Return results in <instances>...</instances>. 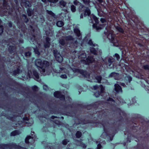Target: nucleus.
I'll use <instances>...</instances> for the list:
<instances>
[{
  "label": "nucleus",
  "instance_id": "nucleus-11",
  "mask_svg": "<svg viewBox=\"0 0 149 149\" xmlns=\"http://www.w3.org/2000/svg\"><path fill=\"white\" fill-rule=\"evenodd\" d=\"M53 53L57 61L59 63H61L63 61V58L62 57L56 49L54 50Z\"/></svg>",
  "mask_w": 149,
  "mask_h": 149
},
{
  "label": "nucleus",
  "instance_id": "nucleus-49",
  "mask_svg": "<svg viewBox=\"0 0 149 149\" xmlns=\"http://www.w3.org/2000/svg\"><path fill=\"white\" fill-rule=\"evenodd\" d=\"M102 148L101 145L100 143L98 144L97 146V149H101Z\"/></svg>",
  "mask_w": 149,
  "mask_h": 149
},
{
  "label": "nucleus",
  "instance_id": "nucleus-39",
  "mask_svg": "<svg viewBox=\"0 0 149 149\" xmlns=\"http://www.w3.org/2000/svg\"><path fill=\"white\" fill-rule=\"evenodd\" d=\"M94 95L96 97H98L100 96V93L99 91H98L95 93Z\"/></svg>",
  "mask_w": 149,
  "mask_h": 149
},
{
  "label": "nucleus",
  "instance_id": "nucleus-13",
  "mask_svg": "<svg viewBox=\"0 0 149 149\" xmlns=\"http://www.w3.org/2000/svg\"><path fill=\"white\" fill-rule=\"evenodd\" d=\"M100 88L101 93V96H103V95H107L108 93H104V87L101 85H100L99 86H93V88L95 90H96L98 89V88Z\"/></svg>",
  "mask_w": 149,
  "mask_h": 149
},
{
  "label": "nucleus",
  "instance_id": "nucleus-9",
  "mask_svg": "<svg viewBox=\"0 0 149 149\" xmlns=\"http://www.w3.org/2000/svg\"><path fill=\"white\" fill-rule=\"evenodd\" d=\"M28 70V77L30 78L33 74L35 77L34 78L35 79L39 82H40L41 80L39 78L38 73L35 70H33L31 71L29 69Z\"/></svg>",
  "mask_w": 149,
  "mask_h": 149
},
{
  "label": "nucleus",
  "instance_id": "nucleus-50",
  "mask_svg": "<svg viewBox=\"0 0 149 149\" xmlns=\"http://www.w3.org/2000/svg\"><path fill=\"white\" fill-rule=\"evenodd\" d=\"M17 6H18L19 3V0H14Z\"/></svg>",
  "mask_w": 149,
  "mask_h": 149
},
{
  "label": "nucleus",
  "instance_id": "nucleus-35",
  "mask_svg": "<svg viewBox=\"0 0 149 149\" xmlns=\"http://www.w3.org/2000/svg\"><path fill=\"white\" fill-rule=\"evenodd\" d=\"M143 68L146 70H149V65H146L143 66Z\"/></svg>",
  "mask_w": 149,
  "mask_h": 149
},
{
  "label": "nucleus",
  "instance_id": "nucleus-4",
  "mask_svg": "<svg viewBox=\"0 0 149 149\" xmlns=\"http://www.w3.org/2000/svg\"><path fill=\"white\" fill-rule=\"evenodd\" d=\"M106 29L107 31H105L104 33L107 35V38L110 42L112 43L114 46H118L120 45V41L118 40V38L116 37L115 35L113 33V31L107 26Z\"/></svg>",
  "mask_w": 149,
  "mask_h": 149
},
{
  "label": "nucleus",
  "instance_id": "nucleus-64",
  "mask_svg": "<svg viewBox=\"0 0 149 149\" xmlns=\"http://www.w3.org/2000/svg\"><path fill=\"white\" fill-rule=\"evenodd\" d=\"M34 132H32L31 133V134L32 135H33V134H34Z\"/></svg>",
  "mask_w": 149,
  "mask_h": 149
},
{
  "label": "nucleus",
  "instance_id": "nucleus-41",
  "mask_svg": "<svg viewBox=\"0 0 149 149\" xmlns=\"http://www.w3.org/2000/svg\"><path fill=\"white\" fill-rule=\"evenodd\" d=\"M119 110L120 111L119 113L120 115H122L123 116H125V113L123 111L120 110V109H119Z\"/></svg>",
  "mask_w": 149,
  "mask_h": 149
},
{
  "label": "nucleus",
  "instance_id": "nucleus-36",
  "mask_svg": "<svg viewBox=\"0 0 149 149\" xmlns=\"http://www.w3.org/2000/svg\"><path fill=\"white\" fill-rule=\"evenodd\" d=\"M31 55V53L30 52H26L25 53V56L26 57H29Z\"/></svg>",
  "mask_w": 149,
  "mask_h": 149
},
{
  "label": "nucleus",
  "instance_id": "nucleus-22",
  "mask_svg": "<svg viewBox=\"0 0 149 149\" xmlns=\"http://www.w3.org/2000/svg\"><path fill=\"white\" fill-rule=\"evenodd\" d=\"M59 3L61 8H66V3L63 0L60 1Z\"/></svg>",
  "mask_w": 149,
  "mask_h": 149
},
{
  "label": "nucleus",
  "instance_id": "nucleus-46",
  "mask_svg": "<svg viewBox=\"0 0 149 149\" xmlns=\"http://www.w3.org/2000/svg\"><path fill=\"white\" fill-rule=\"evenodd\" d=\"M48 1L51 2L53 3H56L57 2L58 0H48Z\"/></svg>",
  "mask_w": 149,
  "mask_h": 149
},
{
  "label": "nucleus",
  "instance_id": "nucleus-21",
  "mask_svg": "<svg viewBox=\"0 0 149 149\" xmlns=\"http://www.w3.org/2000/svg\"><path fill=\"white\" fill-rule=\"evenodd\" d=\"M75 143L77 145L81 146L84 148H86V145L82 143L81 141L76 140Z\"/></svg>",
  "mask_w": 149,
  "mask_h": 149
},
{
  "label": "nucleus",
  "instance_id": "nucleus-40",
  "mask_svg": "<svg viewBox=\"0 0 149 149\" xmlns=\"http://www.w3.org/2000/svg\"><path fill=\"white\" fill-rule=\"evenodd\" d=\"M68 142H69L68 141L67 139H65L63 141L62 143L63 145H65Z\"/></svg>",
  "mask_w": 149,
  "mask_h": 149
},
{
  "label": "nucleus",
  "instance_id": "nucleus-18",
  "mask_svg": "<svg viewBox=\"0 0 149 149\" xmlns=\"http://www.w3.org/2000/svg\"><path fill=\"white\" fill-rule=\"evenodd\" d=\"M115 90L116 93H122V90L120 86L118 84L114 85Z\"/></svg>",
  "mask_w": 149,
  "mask_h": 149
},
{
  "label": "nucleus",
  "instance_id": "nucleus-59",
  "mask_svg": "<svg viewBox=\"0 0 149 149\" xmlns=\"http://www.w3.org/2000/svg\"><path fill=\"white\" fill-rule=\"evenodd\" d=\"M83 17V16L82 14H81L80 15V18H82Z\"/></svg>",
  "mask_w": 149,
  "mask_h": 149
},
{
  "label": "nucleus",
  "instance_id": "nucleus-38",
  "mask_svg": "<svg viewBox=\"0 0 149 149\" xmlns=\"http://www.w3.org/2000/svg\"><path fill=\"white\" fill-rule=\"evenodd\" d=\"M71 10L72 12H74L76 11V8L75 6L72 5L71 7Z\"/></svg>",
  "mask_w": 149,
  "mask_h": 149
},
{
  "label": "nucleus",
  "instance_id": "nucleus-53",
  "mask_svg": "<svg viewBox=\"0 0 149 149\" xmlns=\"http://www.w3.org/2000/svg\"><path fill=\"white\" fill-rule=\"evenodd\" d=\"M78 42L76 41H75L74 42V46L76 47H77V45Z\"/></svg>",
  "mask_w": 149,
  "mask_h": 149
},
{
  "label": "nucleus",
  "instance_id": "nucleus-57",
  "mask_svg": "<svg viewBox=\"0 0 149 149\" xmlns=\"http://www.w3.org/2000/svg\"><path fill=\"white\" fill-rule=\"evenodd\" d=\"M57 117H55L54 116H52L51 118L52 119H54L55 118H57Z\"/></svg>",
  "mask_w": 149,
  "mask_h": 149
},
{
  "label": "nucleus",
  "instance_id": "nucleus-63",
  "mask_svg": "<svg viewBox=\"0 0 149 149\" xmlns=\"http://www.w3.org/2000/svg\"><path fill=\"white\" fill-rule=\"evenodd\" d=\"M4 146V147H7V146H8V145H3Z\"/></svg>",
  "mask_w": 149,
  "mask_h": 149
},
{
  "label": "nucleus",
  "instance_id": "nucleus-16",
  "mask_svg": "<svg viewBox=\"0 0 149 149\" xmlns=\"http://www.w3.org/2000/svg\"><path fill=\"white\" fill-rule=\"evenodd\" d=\"M20 4L21 5L24 6L26 8H29L31 6V3L26 0H21Z\"/></svg>",
  "mask_w": 149,
  "mask_h": 149
},
{
  "label": "nucleus",
  "instance_id": "nucleus-44",
  "mask_svg": "<svg viewBox=\"0 0 149 149\" xmlns=\"http://www.w3.org/2000/svg\"><path fill=\"white\" fill-rule=\"evenodd\" d=\"M43 88L44 90L46 91L48 89V88L46 85H44L43 86Z\"/></svg>",
  "mask_w": 149,
  "mask_h": 149
},
{
  "label": "nucleus",
  "instance_id": "nucleus-15",
  "mask_svg": "<svg viewBox=\"0 0 149 149\" xmlns=\"http://www.w3.org/2000/svg\"><path fill=\"white\" fill-rule=\"evenodd\" d=\"M54 96L57 98H59L61 100H65V98L63 95H62L61 93L59 91H56L54 93Z\"/></svg>",
  "mask_w": 149,
  "mask_h": 149
},
{
  "label": "nucleus",
  "instance_id": "nucleus-7",
  "mask_svg": "<svg viewBox=\"0 0 149 149\" xmlns=\"http://www.w3.org/2000/svg\"><path fill=\"white\" fill-rule=\"evenodd\" d=\"M88 44L92 46V47H90L91 52L94 55H96L98 54V51L101 53V52L100 50H98L97 48V45L93 44L91 40H89L88 42Z\"/></svg>",
  "mask_w": 149,
  "mask_h": 149
},
{
  "label": "nucleus",
  "instance_id": "nucleus-17",
  "mask_svg": "<svg viewBox=\"0 0 149 149\" xmlns=\"http://www.w3.org/2000/svg\"><path fill=\"white\" fill-rule=\"evenodd\" d=\"M110 77H113L116 80H119L120 79V76L118 73L113 72L111 73L109 75Z\"/></svg>",
  "mask_w": 149,
  "mask_h": 149
},
{
  "label": "nucleus",
  "instance_id": "nucleus-42",
  "mask_svg": "<svg viewBox=\"0 0 149 149\" xmlns=\"http://www.w3.org/2000/svg\"><path fill=\"white\" fill-rule=\"evenodd\" d=\"M114 56L117 58V59L118 60L120 59V56L118 54H115Z\"/></svg>",
  "mask_w": 149,
  "mask_h": 149
},
{
  "label": "nucleus",
  "instance_id": "nucleus-33",
  "mask_svg": "<svg viewBox=\"0 0 149 149\" xmlns=\"http://www.w3.org/2000/svg\"><path fill=\"white\" fill-rule=\"evenodd\" d=\"M47 13L50 15L52 17H54L55 15L51 11H49L48 10H46Z\"/></svg>",
  "mask_w": 149,
  "mask_h": 149
},
{
  "label": "nucleus",
  "instance_id": "nucleus-20",
  "mask_svg": "<svg viewBox=\"0 0 149 149\" xmlns=\"http://www.w3.org/2000/svg\"><path fill=\"white\" fill-rule=\"evenodd\" d=\"M74 31L77 36L79 37V39H81V34L79 29L77 28H74Z\"/></svg>",
  "mask_w": 149,
  "mask_h": 149
},
{
  "label": "nucleus",
  "instance_id": "nucleus-12",
  "mask_svg": "<svg viewBox=\"0 0 149 149\" xmlns=\"http://www.w3.org/2000/svg\"><path fill=\"white\" fill-rule=\"evenodd\" d=\"M95 61L94 58H93L91 55L88 56V58L86 59V60L82 59L81 62L86 65H88L90 63H93Z\"/></svg>",
  "mask_w": 149,
  "mask_h": 149
},
{
  "label": "nucleus",
  "instance_id": "nucleus-61",
  "mask_svg": "<svg viewBox=\"0 0 149 149\" xmlns=\"http://www.w3.org/2000/svg\"><path fill=\"white\" fill-rule=\"evenodd\" d=\"M98 142H100V143H102V142H101V141H96V143H97H97H98Z\"/></svg>",
  "mask_w": 149,
  "mask_h": 149
},
{
  "label": "nucleus",
  "instance_id": "nucleus-34",
  "mask_svg": "<svg viewBox=\"0 0 149 149\" xmlns=\"http://www.w3.org/2000/svg\"><path fill=\"white\" fill-rule=\"evenodd\" d=\"M27 12L29 16H31L33 14V12L30 9H28Z\"/></svg>",
  "mask_w": 149,
  "mask_h": 149
},
{
  "label": "nucleus",
  "instance_id": "nucleus-29",
  "mask_svg": "<svg viewBox=\"0 0 149 149\" xmlns=\"http://www.w3.org/2000/svg\"><path fill=\"white\" fill-rule=\"evenodd\" d=\"M116 29L118 31L120 32H121L122 33H123L124 32V31L119 26H117L116 27Z\"/></svg>",
  "mask_w": 149,
  "mask_h": 149
},
{
  "label": "nucleus",
  "instance_id": "nucleus-28",
  "mask_svg": "<svg viewBox=\"0 0 149 149\" xmlns=\"http://www.w3.org/2000/svg\"><path fill=\"white\" fill-rule=\"evenodd\" d=\"M28 118L26 117L24 118H23V120L24 121V123H25V122H24V121H28ZM25 123H26L25 124L27 125V126H31L32 124V123H29V124L27 125V124L28 123V122H26Z\"/></svg>",
  "mask_w": 149,
  "mask_h": 149
},
{
  "label": "nucleus",
  "instance_id": "nucleus-47",
  "mask_svg": "<svg viewBox=\"0 0 149 149\" xmlns=\"http://www.w3.org/2000/svg\"><path fill=\"white\" fill-rule=\"evenodd\" d=\"M33 90L35 91H36L38 90V87L36 86H34L32 87Z\"/></svg>",
  "mask_w": 149,
  "mask_h": 149
},
{
  "label": "nucleus",
  "instance_id": "nucleus-3",
  "mask_svg": "<svg viewBox=\"0 0 149 149\" xmlns=\"http://www.w3.org/2000/svg\"><path fill=\"white\" fill-rule=\"evenodd\" d=\"M90 18L91 19H89V22L93 24V27L95 28L97 31H99L100 30L102 29L107 25V22L104 18H102L100 19V21L104 24L98 25L97 24L98 23L99 20L96 17L92 14L90 16Z\"/></svg>",
  "mask_w": 149,
  "mask_h": 149
},
{
  "label": "nucleus",
  "instance_id": "nucleus-2",
  "mask_svg": "<svg viewBox=\"0 0 149 149\" xmlns=\"http://www.w3.org/2000/svg\"><path fill=\"white\" fill-rule=\"evenodd\" d=\"M35 63L37 67L40 68V71L42 74L44 75L49 74L50 72L48 71V70H49V62L46 61H43L42 62L40 59H38L35 61Z\"/></svg>",
  "mask_w": 149,
  "mask_h": 149
},
{
  "label": "nucleus",
  "instance_id": "nucleus-55",
  "mask_svg": "<svg viewBox=\"0 0 149 149\" xmlns=\"http://www.w3.org/2000/svg\"><path fill=\"white\" fill-rule=\"evenodd\" d=\"M121 85V86H123L124 87H125V84L124 83H121V84H120Z\"/></svg>",
  "mask_w": 149,
  "mask_h": 149
},
{
  "label": "nucleus",
  "instance_id": "nucleus-19",
  "mask_svg": "<svg viewBox=\"0 0 149 149\" xmlns=\"http://www.w3.org/2000/svg\"><path fill=\"white\" fill-rule=\"evenodd\" d=\"M50 39L49 38L47 37L46 38L45 41L44 43V46L45 48L49 47L50 45Z\"/></svg>",
  "mask_w": 149,
  "mask_h": 149
},
{
  "label": "nucleus",
  "instance_id": "nucleus-60",
  "mask_svg": "<svg viewBox=\"0 0 149 149\" xmlns=\"http://www.w3.org/2000/svg\"><path fill=\"white\" fill-rule=\"evenodd\" d=\"M97 1L100 3H101L102 2V0H97Z\"/></svg>",
  "mask_w": 149,
  "mask_h": 149
},
{
  "label": "nucleus",
  "instance_id": "nucleus-54",
  "mask_svg": "<svg viewBox=\"0 0 149 149\" xmlns=\"http://www.w3.org/2000/svg\"><path fill=\"white\" fill-rule=\"evenodd\" d=\"M127 78L128 79L129 82H130L132 80V78L131 77L129 76Z\"/></svg>",
  "mask_w": 149,
  "mask_h": 149
},
{
  "label": "nucleus",
  "instance_id": "nucleus-37",
  "mask_svg": "<svg viewBox=\"0 0 149 149\" xmlns=\"http://www.w3.org/2000/svg\"><path fill=\"white\" fill-rule=\"evenodd\" d=\"M22 17H23V19H24L25 22L26 23H27L28 21V19L27 18L26 16L25 15L23 14L22 15Z\"/></svg>",
  "mask_w": 149,
  "mask_h": 149
},
{
  "label": "nucleus",
  "instance_id": "nucleus-25",
  "mask_svg": "<svg viewBox=\"0 0 149 149\" xmlns=\"http://www.w3.org/2000/svg\"><path fill=\"white\" fill-rule=\"evenodd\" d=\"M20 133V132L19 131L17 130H15L11 133V136H15L16 135H19Z\"/></svg>",
  "mask_w": 149,
  "mask_h": 149
},
{
  "label": "nucleus",
  "instance_id": "nucleus-52",
  "mask_svg": "<svg viewBox=\"0 0 149 149\" xmlns=\"http://www.w3.org/2000/svg\"><path fill=\"white\" fill-rule=\"evenodd\" d=\"M132 102L134 104L136 102V100L134 98H133L132 99Z\"/></svg>",
  "mask_w": 149,
  "mask_h": 149
},
{
  "label": "nucleus",
  "instance_id": "nucleus-30",
  "mask_svg": "<svg viewBox=\"0 0 149 149\" xmlns=\"http://www.w3.org/2000/svg\"><path fill=\"white\" fill-rule=\"evenodd\" d=\"M19 68H17L16 70L14 71L13 74L14 75H15L20 73V70Z\"/></svg>",
  "mask_w": 149,
  "mask_h": 149
},
{
  "label": "nucleus",
  "instance_id": "nucleus-1",
  "mask_svg": "<svg viewBox=\"0 0 149 149\" xmlns=\"http://www.w3.org/2000/svg\"><path fill=\"white\" fill-rule=\"evenodd\" d=\"M60 70H56L54 71L56 72L57 73L65 72L68 74V75L71 78H72L74 76L70 74L69 72H71L72 71L74 73L77 72L79 73L88 79V80L92 82H98V83H101V81L102 79V77L100 76H97L96 75H92L91 74L90 75L88 74L87 72L81 70H79L75 68H73L70 72L67 71V70L64 68H60Z\"/></svg>",
  "mask_w": 149,
  "mask_h": 149
},
{
  "label": "nucleus",
  "instance_id": "nucleus-48",
  "mask_svg": "<svg viewBox=\"0 0 149 149\" xmlns=\"http://www.w3.org/2000/svg\"><path fill=\"white\" fill-rule=\"evenodd\" d=\"M3 0V5L4 6L6 7L7 5V3L6 1L5 0Z\"/></svg>",
  "mask_w": 149,
  "mask_h": 149
},
{
  "label": "nucleus",
  "instance_id": "nucleus-56",
  "mask_svg": "<svg viewBox=\"0 0 149 149\" xmlns=\"http://www.w3.org/2000/svg\"><path fill=\"white\" fill-rule=\"evenodd\" d=\"M66 99H67V98H66ZM67 100H68L70 102V100H71V99L69 97H67Z\"/></svg>",
  "mask_w": 149,
  "mask_h": 149
},
{
  "label": "nucleus",
  "instance_id": "nucleus-62",
  "mask_svg": "<svg viewBox=\"0 0 149 149\" xmlns=\"http://www.w3.org/2000/svg\"><path fill=\"white\" fill-rule=\"evenodd\" d=\"M41 1L44 2H45L46 1V0H41Z\"/></svg>",
  "mask_w": 149,
  "mask_h": 149
},
{
  "label": "nucleus",
  "instance_id": "nucleus-14",
  "mask_svg": "<svg viewBox=\"0 0 149 149\" xmlns=\"http://www.w3.org/2000/svg\"><path fill=\"white\" fill-rule=\"evenodd\" d=\"M35 141V139H34L33 137H31V136H29L26 137L25 139L26 143H29L32 144L34 143Z\"/></svg>",
  "mask_w": 149,
  "mask_h": 149
},
{
  "label": "nucleus",
  "instance_id": "nucleus-31",
  "mask_svg": "<svg viewBox=\"0 0 149 149\" xmlns=\"http://www.w3.org/2000/svg\"><path fill=\"white\" fill-rule=\"evenodd\" d=\"M9 50L11 52H14L15 50V47L13 46H12L10 44V46L9 47Z\"/></svg>",
  "mask_w": 149,
  "mask_h": 149
},
{
  "label": "nucleus",
  "instance_id": "nucleus-8",
  "mask_svg": "<svg viewBox=\"0 0 149 149\" xmlns=\"http://www.w3.org/2000/svg\"><path fill=\"white\" fill-rule=\"evenodd\" d=\"M74 39L72 37L70 36L62 38L59 41L61 48H63L66 43H68L70 42L69 41H72Z\"/></svg>",
  "mask_w": 149,
  "mask_h": 149
},
{
  "label": "nucleus",
  "instance_id": "nucleus-6",
  "mask_svg": "<svg viewBox=\"0 0 149 149\" xmlns=\"http://www.w3.org/2000/svg\"><path fill=\"white\" fill-rule=\"evenodd\" d=\"M104 130V132L102 134L101 137L102 138H105L107 137L108 138H109L111 141L112 140L113 137L114 136L113 134H109L108 133V131L107 129V127L108 125V124L107 123H102Z\"/></svg>",
  "mask_w": 149,
  "mask_h": 149
},
{
  "label": "nucleus",
  "instance_id": "nucleus-45",
  "mask_svg": "<svg viewBox=\"0 0 149 149\" xmlns=\"http://www.w3.org/2000/svg\"><path fill=\"white\" fill-rule=\"evenodd\" d=\"M60 77L63 79H66L67 78V76L65 74L61 75Z\"/></svg>",
  "mask_w": 149,
  "mask_h": 149
},
{
  "label": "nucleus",
  "instance_id": "nucleus-27",
  "mask_svg": "<svg viewBox=\"0 0 149 149\" xmlns=\"http://www.w3.org/2000/svg\"><path fill=\"white\" fill-rule=\"evenodd\" d=\"M86 57V54L85 53L81 54L79 56V58H85Z\"/></svg>",
  "mask_w": 149,
  "mask_h": 149
},
{
  "label": "nucleus",
  "instance_id": "nucleus-32",
  "mask_svg": "<svg viewBox=\"0 0 149 149\" xmlns=\"http://www.w3.org/2000/svg\"><path fill=\"white\" fill-rule=\"evenodd\" d=\"M82 134L81 132L80 131H78L76 134V136L77 138H79L81 136Z\"/></svg>",
  "mask_w": 149,
  "mask_h": 149
},
{
  "label": "nucleus",
  "instance_id": "nucleus-43",
  "mask_svg": "<svg viewBox=\"0 0 149 149\" xmlns=\"http://www.w3.org/2000/svg\"><path fill=\"white\" fill-rule=\"evenodd\" d=\"M3 32V28L2 26H0V35Z\"/></svg>",
  "mask_w": 149,
  "mask_h": 149
},
{
  "label": "nucleus",
  "instance_id": "nucleus-58",
  "mask_svg": "<svg viewBox=\"0 0 149 149\" xmlns=\"http://www.w3.org/2000/svg\"><path fill=\"white\" fill-rule=\"evenodd\" d=\"M9 26L10 27H11L12 26V24L11 23H9Z\"/></svg>",
  "mask_w": 149,
  "mask_h": 149
},
{
  "label": "nucleus",
  "instance_id": "nucleus-10",
  "mask_svg": "<svg viewBox=\"0 0 149 149\" xmlns=\"http://www.w3.org/2000/svg\"><path fill=\"white\" fill-rule=\"evenodd\" d=\"M31 40H32L33 43L34 45L38 44V47L36 45V48H33L34 50V52L35 53L37 54L38 56L40 55V51L39 50V48H40V45H39L36 40V37L34 36H33V37L31 38Z\"/></svg>",
  "mask_w": 149,
  "mask_h": 149
},
{
  "label": "nucleus",
  "instance_id": "nucleus-5",
  "mask_svg": "<svg viewBox=\"0 0 149 149\" xmlns=\"http://www.w3.org/2000/svg\"><path fill=\"white\" fill-rule=\"evenodd\" d=\"M74 3L76 5L79 6V11H84V16H89L90 14V11L89 9L86 8L83 5L77 0L74 1Z\"/></svg>",
  "mask_w": 149,
  "mask_h": 149
},
{
  "label": "nucleus",
  "instance_id": "nucleus-23",
  "mask_svg": "<svg viewBox=\"0 0 149 149\" xmlns=\"http://www.w3.org/2000/svg\"><path fill=\"white\" fill-rule=\"evenodd\" d=\"M108 61L109 63V66H110L111 64L115 61V59L112 57H109L108 59Z\"/></svg>",
  "mask_w": 149,
  "mask_h": 149
},
{
  "label": "nucleus",
  "instance_id": "nucleus-51",
  "mask_svg": "<svg viewBox=\"0 0 149 149\" xmlns=\"http://www.w3.org/2000/svg\"><path fill=\"white\" fill-rule=\"evenodd\" d=\"M107 101H112L113 102H114V101L112 99L110 98H109V99L108 100V99H107Z\"/></svg>",
  "mask_w": 149,
  "mask_h": 149
},
{
  "label": "nucleus",
  "instance_id": "nucleus-24",
  "mask_svg": "<svg viewBox=\"0 0 149 149\" xmlns=\"http://www.w3.org/2000/svg\"><path fill=\"white\" fill-rule=\"evenodd\" d=\"M49 30L47 31L46 30H45L46 34L47 36H51L53 35V32L49 29Z\"/></svg>",
  "mask_w": 149,
  "mask_h": 149
},
{
  "label": "nucleus",
  "instance_id": "nucleus-26",
  "mask_svg": "<svg viewBox=\"0 0 149 149\" xmlns=\"http://www.w3.org/2000/svg\"><path fill=\"white\" fill-rule=\"evenodd\" d=\"M64 25L63 22L62 21H58L56 23L57 26L59 27L62 26Z\"/></svg>",
  "mask_w": 149,
  "mask_h": 149
}]
</instances>
